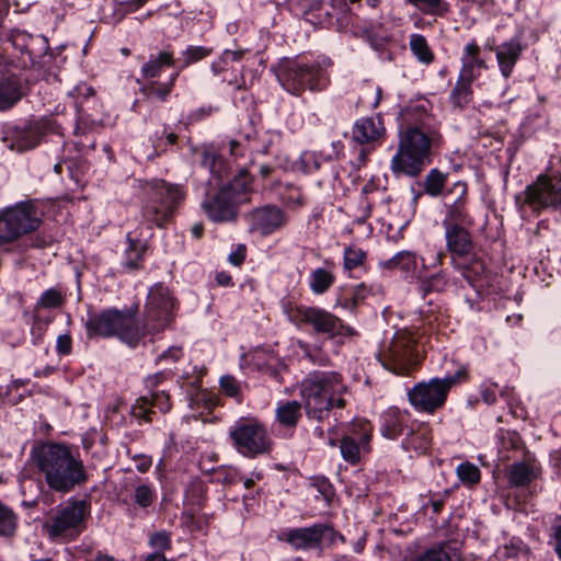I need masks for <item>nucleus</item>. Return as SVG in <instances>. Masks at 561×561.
<instances>
[{"mask_svg": "<svg viewBox=\"0 0 561 561\" xmlns=\"http://www.w3.org/2000/svg\"><path fill=\"white\" fill-rule=\"evenodd\" d=\"M32 458L49 489L68 493L88 481L82 459L69 446L45 443L32 451Z\"/></svg>", "mask_w": 561, "mask_h": 561, "instance_id": "f257e3e1", "label": "nucleus"}, {"mask_svg": "<svg viewBox=\"0 0 561 561\" xmlns=\"http://www.w3.org/2000/svg\"><path fill=\"white\" fill-rule=\"evenodd\" d=\"M442 141L439 131L425 123L410 125L400 131L390 169L396 175L417 176L432 161V149Z\"/></svg>", "mask_w": 561, "mask_h": 561, "instance_id": "f03ea898", "label": "nucleus"}, {"mask_svg": "<svg viewBox=\"0 0 561 561\" xmlns=\"http://www.w3.org/2000/svg\"><path fill=\"white\" fill-rule=\"evenodd\" d=\"M346 391L340 374L335 371H313L308 375L300 386L306 415L316 421L325 420L331 410L343 408Z\"/></svg>", "mask_w": 561, "mask_h": 561, "instance_id": "7ed1b4c3", "label": "nucleus"}, {"mask_svg": "<svg viewBox=\"0 0 561 561\" xmlns=\"http://www.w3.org/2000/svg\"><path fill=\"white\" fill-rule=\"evenodd\" d=\"M88 336H116L129 346H136L146 334L131 313L108 308L102 312L90 313L85 322Z\"/></svg>", "mask_w": 561, "mask_h": 561, "instance_id": "20e7f679", "label": "nucleus"}, {"mask_svg": "<svg viewBox=\"0 0 561 561\" xmlns=\"http://www.w3.org/2000/svg\"><path fill=\"white\" fill-rule=\"evenodd\" d=\"M271 70L284 90L293 95H301L307 89L323 90L328 82L325 70L318 64H302L295 59L283 58Z\"/></svg>", "mask_w": 561, "mask_h": 561, "instance_id": "39448f33", "label": "nucleus"}, {"mask_svg": "<svg viewBox=\"0 0 561 561\" xmlns=\"http://www.w3.org/2000/svg\"><path fill=\"white\" fill-rule=\"evenodd\" d=\"M251 176L241 171L232 181L202 203V208L214 222H231L238 215L239 206L247 202Z\"/></svg>", "mask_w": 561, "mask_h": 561, "instance_id": "423d86ee", "label": "nucleus"}, {"mask_svg": "<svg viewBox=\"0 0 561 561\" xmlns=\"http://www.w3.org/2000/svg\"><path fill=\"white\" fill-rule=\"evenodd\" d=\"M417 342L419 337L414 331L400 329L388 342H385L377 353V358L386 369L393 374L409 375L420 362Z\"/></svg>", "mask_w": 561, "mask_h": 561, "instance_id": "0eeeda50", "label": "nucleus"}, {"mask_svg": "<svg viewBox=\"0 0 561 561\" xmlns=\"http://www.w3.org/2000/svg\"><path fill=\"white\" fill-rule=\"evenodd\" d=\"M144 188L148 199L142 207V216L161 228L172 218L175 208L185 197V191L182 185L161 179L148 182Z\"/></svg>", "mask_w": 561, "mask_h": 561, "instance_id": "6e6552de", "label": "nucleus"}, {"mask_svg": "<svg viewBox=\"0 0 561 561\" xmlns=\"http://www.w3.org/2000/svg\"><path fill=\"white\" fill-rule=\"evenodd\" d=\"M88 513L85 501H67L50 513L43 529L53 540H72L84 530Z\"/></svg>", "mask_w": 561, "mask_h": 561, "instance_id": "1a4fd4ad", "label": "nucleus"}, {"mask_svg": "<svg viewBox=\"0 0 561 561\" xmlns=\"http://www.w3.org/2000/svg\"><path fill=\"white\" fill-rule=\"evenodd\" d=\"M516 203L522 213L530 210L539 215L547 208L561 211V174L553 178L538 176L536 182L527 185L523 194L516 197Z\"/></svg>", "mask_w": 561, "mask_h": 561, "instance_id": "9d476101", "label": "nucleus"}, {"mask_svg": "<svg viewBox=\"0 0 561 561\" xmlns=\"http://www.w3.org/2000/svg\"><path fill=\"white\" fill-rule=\"evenodd\" d=\"M466 376V369L459 368L454 375L443 379L434 378L428 382H420L409 391V401L417 410L432 413L445 403L450 388Z\"/></svg>", "mask_w": 561, "mask_h": 561, "instance_id": "9b49d317", "label": "nucleus"}, {"mask_svg": "<svg viewBox=\"0 0 561 561\" xmlns=\"http://www.w3.org/2000/svg\"><path fill=\"white\" fill-rule=\"evenodd\" d=\"M37 209L30 201L0 210V245L11 243L39 226Z\"/></svg>", "mask_w": 561, "mask_h": 561, "instance_id": "f8f14e48", "label": "nucleus"}, {"mask_svg": "<svg viewBox=\"0 0 561 561\" xmlns=\"http://www.w3.org/2000/svg\"><path fill=\"white\" fill-rule=\"evenodd\" d=\"M175 308L176 300L170 289L160 283L154 284L147 297L145 332H161L167 329L174 319Z\"/></svg>", "mask_w": 561, "mask_h": 561, "instance_id": "ddd939ff", "label": "nucleus"}, {"mask_svg": "<svg viewBox=\"0 0 561 561\" xmlns=\"http://www.w3.org/2000/svg\"><path fill=\"white\" fill-rule=\"evenodd\" d=\"M289 319L296 324H307L312 328L317 334L334 337L336 335H352L354 330L343 323V321L318 307L298 306L289 313Z\"/></svg>", "mask_w": 561, "mask_h": 561, "instance_id": "4468645a", "label": "nucleus"}, {"mask_svg": "<svg viewBox=\"0 0 561 561\" xmlns=\"http://www.w3.org/2000/svg\"><path fill=\"white\" fill-rule=\"evenodd\" d=\"M283 539L296 550L320 549L333 546L345 538L331 524L319 523L308 527L291 528L283 534Z\"/></svg>", "mask_w": 561, "mask_h": 561, "instance_id": "2eb2a0df", "label": "nucleus"}, {"mask_svg": "<svg viewBox=\"0 0 561 561\" xmlns=\"http://www.w3.org/2000/svg\"><path fill=\"white\" fill-rule=\"evenodd\" d=\"M237 450L247 457H255L270 450L271 442L264 426L255 420H240L230 431Z\"/></svg>", "mask_w": 561, "mask_h": 561, "instance_id": "dca6fc26", "label": "nucleus"}, {"mask_svg": "<svg viewBox=\"0 0 561 561\" xmlns=\"http://www.w3.org/2000/svg\"><path fill=\"white\" fill-rule=\"evenodd\" d=\"M247 220L252 231H257L262 236H268L284 227L287 222V217L277 206L265 205L250 211Z\"/></svg>", "mask_w": 561, "mask_h": 561, "instance_id": "f3484780", "label": "nucleus"}, {"mask_svg": "<svg viewBox=\"0 0 561 561\" xmlns=\"http://www.w3.org/2000/svg\"><path fill=\"white\" fill-rule=\"evenodd\" d=\"M485 47L495 53L499 69L502 76L507 79L511 77L516 62L518 61L523 46L517 38H511L507 42L496 45L495 41H488Z\"/></svg>", "mask_w": 561, "mask_h": 561, "instance_id": "a211bd4d", "label": "nucleus"}, {"mask_svg": "<svg viewBox=\"0 0 561 561\" xmlns=\"http://www.w3.org/2000/svg\"><path fill=\"white\" fill-rule=\"evenodd\" d=\"M447 250L457 257H463L471 253L473 244L470 233L458 224L443 220Z\"/></svg>", "mask_w": 561, "mask_h": 561, "instance_id": "6ab92c4d", "label": "nucleus"}, {"mask_svg": "<svg viewBox=\"0 0 561 561\" xmlns=\"http://www.w3.org/2000/svg\"><path fill=\"white\" fill-rule=\"evenodd\" d=\"M385 134L383 122L379 116L362 117L352 129V138L360 145L379 141Z\"/></svg>", "mask_w": 561, "mask_h": 561, "instance_id": "aec40b11", "label": "nucleus"}, {"mask_svg": "<svg viewBox=\"0 0 561 561\" xmlns=\"http://www.w3.org/2000/svg\"><path fill=\"white\" fill-rule=\"evenodd\" d=\"M22 95L19 79L0 64V111L13 107Z\"/></svg>", "mask_w": 561, "mask_h": 561, "instance_id": "412c9836", "label": "nucleus"}, {"mask_svg": "<svg viewBox=\"0 0 561 561\" xmlns=\"http://www.w3.org/2000/svg\"><path fill=\"white\" fill-rule=\"evenodd\" d=\"M540 473V467L531 457L523 461L514 462L508 471V484L514 488L526 486Z\"/></svg>", "mask_w": 561, "mask_h": 561, "instance_id": "4be33fe9", "label": "nucleus"}, {"mask_svg": "<svg viewBox=\"0 0 561 561\" xmlns=\"http://www.w3.org/2000/svg\"><path fill=\"white\" fill-rule=\"evenodd\" d=\"M461 69L459 76L476 80L480 76V69L486 68L485 61L480 57V47L473 41L468 43L461 54Z\"/></svg>", "mask_w": 561, "mask_h": 561, "instance_id": "5701e85b", "label": "nucleus"}, {"mask_svg": "<svg viewBox=\"0 0 561 561\" xmlns=\"http://www.w3.org/2000/svg\"><path fill=\"white\" fill-rule=\"evenodd\" d=\"M409 420V412L400 411L399 409L396 408L388 409L382 414V435L386 438L396 439L397 437L403 434L405 427L408 426Z\"/></svg>", "mask_w": 561, "mask_h": 561, "instance_id": "b1692460", "label": "nucleus"}, {"mask_svg": "<svg viewBox=\"0 0 561 561\" xmlns=\"http://www.w3.org/2000/svg\"><path fill=\"white\" fill-rule=\"evenodd\" d=\"M419 256L413 251H399L391 259L381 262V266L387 270H400L403 273L415 275L417 277Z\"/></svg>", "mask_w": 561, "mask_h": 561, "instance_id": "393cba45", "label": "nucleus"}, {"mask_svg": "<svg viewBox=\"0 0 561 561\" xmlns=\"http://www.w3.org/2000/svg\"><path fill=\"white\" fill-rule=\"evenodd\" d=\"M174 64V57L171 51L162 50L157 55H150L149 59L141 67V76L145 79H154L159 77L165 67Z\"/></svg>", "mask_w": 561, "mask_h": 561, "instance_id": "a878e982", "label": "nucleus"}, {"mask_svg": "<svg viewBox=\"0 0 561 561\" xmlns=\"http://www.w3.org/2000/svg\"><path fill=\"white\" fill-rule=\"evenodd\" d=\"M41 139V131L37 125L30 124L23 128L14 130V140L11 144L12 149L24 151L35 148Z\"/></svg>", "mask_w": 561, "mask_h": 561, "instance_id": "bb28decb", "label": "nucleus"}, {"mask_svg": "<svg viewBox=\"0 0 561 561\" xmlns=\"http://www.w3.org/2000/svg\"><path fill=\"white\" fill-rule=\"evenodd\" d=\"M66 302V291L60 287H51L42 293L34 306V311L61 308Z\"/></svg>", "mask_w": 561, "mask_h": 561, "instance_id": "cd10ccee", "label": "nucleus"}, {"mask_svg": "<svg viewBox=\"0 0 561 561\" xmlns=\"http://www.w3.org/2000/svg\"><path fill=\"white\" fill-rule=\"evenodd\" d=\"M334 280L335 276L331 271L318 267L309 275V287L313 294L322 295L332 287Z\"/></svg>", "mask_w": 561, "mask_h": 561, "instance_id": "c85d7f7f", "label": "nucleus"}, {"mask_svg": "<svg viewBox=\"0 0 561 561\" xmlns=\"http://www.w3.org/2000/svg\"><path fill=\"white\" fill-rule=\"evenodd\" d=\"M301 416V403L298 401L280 402L276 409L277 421L287 427L296 426Z\"/></svg>", "mask_w": 561, "mask_h": 561, "instance_id": "c756f323", "label": "nucleus"}, {"mask_svg": "<svg viewBox=\"0 0 561 561\" xmlns=\"http://www.w3.org/2000/svg\"><path fill=\"white\" fill-rule=\"evenodd\" d=\"M373 434V425L365 419L355 420L348 428V433L344 436L354 437L364 450H369V443Z\"/></svg>", "mask_w": 561, "mask_h": 561, "instance_id": "7c9ffc66", "label": "nucleus"}, {"mask_svg": "<svg viewBox=\"0 0 561 561\" xmlns=\"http://www.w3.org/2000/svg\"><path fill=\"white\" fill-rule=\"evenodd\" d=\"M474 80L458 76L456 84L450 92V100L453 104L457 107L466 106L472 98V88L471 83Z\"/></svg>", "mask_w": 561, "mask_h": 561, "instance_id": "2f4dec72", "label": "nucleus"}, {"mask_svg": "<svg viewBox=\"0 0 561 561\" xmlns=\"http://www.w3.org/2000/svg\"><path fill=\"white\" fill-rule=\"evenodd\" d=\"M276 358L273 353L257 348L253 352L242 354L241 366L251 364L257 370H264L271 368Z\"/></svg>", "mask_w": 561, "mask_h": 561, "instance_id": "473e14b6", "label": "nucleus"}, {"mask_svg": "<svg viewBox=\"0 0 561 561\" xmlns=\"http://www.w3.org/2000/svg\"><path fill=\"white\" fill-rule=\"evenodd\" d=\"M410 49L416 59L425 65L434 61V54L426 41L421 34H412L409 41Z\"/></svg>", "mask_w": 561, "mask_h": 561, "instance_id": "72a5a7b5", "label": "nucleus"}, {"mask_svg": "<svg viewBox=\"0 0 561 561\" xmlns=\"http://www.w3.org/2000/svg\"><path fill=\"white\" fill-rule=\"evenodd\" d=\"M426 266L422 264V270L417 273V278L421 280L422 289L428 291H443L448 286V278L444 272L436 273L430 277L425 275Z\"/></svg>", "mask_w": 561, "mask_h": 561, "instance_id": "f704fd0d", "label": "nucleus"}, {"mask_svg": "<svg viewBox=\"0 0 561 561\" xmlns=\"http://www.w3.org/2000/svg\"><path fill=\"white\" fill-rule=\"evenodd\" d=\"M129 244L126 249V260L124 266L128 271H136L141 267V262L146 253V244L139 240L128 239Z\"/></svg>", "mask_w": 561, "mask_h": 561, "instance_id": "c9c22d12", "label": "nucleus"}, {"mask_svg": "<svg viewBox=\"0 0 561 561\" xmlns=\"http://www.w3.org/2000/svg\"><path fill=\"white\" fill-rule=\"evenodd\" d=\"M453 548L448 542L433 546L409 561H451Z\"/></svg>", "mask_w": 561, "mask_h": 561, "instance_id": "e433bc0d", "label": "nucleus"}, {"mask_svg": "<svg viewBox=\"0 0 561 561\" xmlns=\"http://www.w3.org/2000/svg\"><path fill=\"white\" fill-rule=\"evenodd\" d=\"M172 91V83L152 81L140 88V92L148 100L167 101Z\"/></svg>", "mask_w": 561, "mask_h": 561, "instance_id": "4c0bfd02", "label": "nucleus"}, {"mask_svg": "<svg viewBox=\"0 0 561 561\" xmlns=\"http://www.w3.org/2000/svg\"><path fill=\"white\" fill-rule=\"evenodd\" d=\"M360 444L354 440V437L343 436L340 442V451L342 458L351 463L357 465L360 460Z\"/></svg>", "mask_w": 561, "mask_h": 561, "instance_id": "58836bf2", "label": "nucleus"}, {"mask_svg": "<svg viewBox=\"0 0 561 561\" xmlns=\"http://www.w3.org/2000/svg\"><path fill=\"white\" fill-rule=\"evenodd\" d=\"M444 220L460 226L469 221V216L466 210V198L463 196H459L453 204L447 206V215Z\"/></svg>", "mask_w": 561, "mask_h": 561, "instance_id": "ea45409f", "label": "nucleus"}, {"mask_svg": "<svg viewBox=\"0 0 561 561\" xmlns=\"http://www.w3.org/2000/svg\"><path fill=\"white\" fill-rule=\"evenodd\" d=\"M18 528V517L15 513L0 503V535L11 537Z\"/></svg>", "mask_w": 561, "mask_h": 561, "instance_id": "a19ab883", "label": "nucleus"}, {"mask_svg": "<svg viewBox=\"0 0 561 561\" xmlns=\"http://www.w3.org/2000/svg\"><path fill=\"white\" fill-rule=\"evenodd\" d=\"M154 414L152 404L148 396L139 397L131 407V415L139 421L150 423L152 421L151 415Z\"/></svg>", "mask_w": 561, "mask_h": 561, "instance_id": "79ce46f5", "label": "nucleus"}, {"mask_svg": "<svg viewBox=\"0 0 561 561\" xmlns=\"http://www.w3.org/2000/svg\"><path fill=\"white\" fill-rule=\"evenodd\" d=\"M446 175L437 169H433L425 178V191L432 196H438L445 186Z\"/></svg>", "mask_w": 561, "mask_h": 561, "instance_id": "37998d69", "label": "nucleus"}, {"mask_svg": "<svg viewBox=\"0 0 561 561\" xmlns=\"http://www.w3.org/2000/svg\"><path fill=\"white\" fill-rule=\"evenodd\" d=\"M367 254L356 247H348L344 250V268L353 271L364 265Z\"/></svg>", "mask_w": 561, "mask_h": 561, "instance_id": "c03bdc74", "label": "nucleus"}, {"mask_svg": "<svg viewBox=\"0 0 561 561\" xmlns=\"http://www.w3.org/2000/svg\"><path fill=\"white\" fill-rule=\"evenodd\" d=\"M156 491L149 484H139L135 488L133 500L141 508L149 507L156 500Z\"/></svg>", "mask_w": 561, "mask_h": 561, "instance_id": "a18cd8bd", "label": "nucleus"}, {"mask_svg": "<svg viewBox=\"0 0 561 561\" xmlns=\"http://www.w3.org/2000/svg\"><path fill=\"white\" fill-rule=\"evenodd\" d=\"M459 480L468 485L477 484L480 481V470L470 462H462L456 469Z\"/></svg>", "mask_w": 561, "mask_h": 561, "instance_id": "49530a36", "label": "nucleus"}, {"mask_svg": "<svg viewBox=\"0 0 561 561\" xmlns=\"http://www.w3.org/2000/svg\"><path fill=\"white\" fill-rule=\"evenodd\" d=\"M528 550L526 546L519 540L511 541L496 550L497 558L503 560L515 559L519 556H526Z\"/></svg>", "mask_w": 561, "mask_h": 561, "instance_id": "de8ad7c7", "label": "nucleus"}, {"mask_svg": "<svg viewBox=\"0 0 561 561\" xmlns=\"http://www.w3.org/2000/svg\"><path fill=\"white\" fill-rule=\"evenodd\" d=\"M279 199L288 208H299L305 204L300 190L294 185H287L280 193Z\"/></svg>", "mask_w": 561, "mask_h": 561, "instance_id": "09e8293b", "label": "nucleus"}, {"mask_svg": "<svg viewBox=\"0 0 561 561\" xmlns=\"http://www.w3.org/2000/svg\"><path fill=\"white\" fill-rule=\"evenodd\" d=\"M211 54V48H207L204 46H190L183 53V68L188 67L190 65L197 62Z\"/></svg>", "mask_w": 561, "mask_h": 561, "instance_id": "8fccbe9b", "label": "nucleus"}, {"mask_svg": "<svg viewBox=\"0 0 561 561\" xmlns=\"http://www.w3.org/2000/svg\"><path fill=\"white\" fill-rule=\"evenodd\" d=\"M370 290L371 289L368 288L365 284L357 285L353 289L351 298H344L342 306L345 308H355L365 300Z\"/></svg>", "mask_w": 561, "mask_h": 561, "instance_id": "3c124183", "label": "nucleus"}, {"mask_svg": "<svg viewBox=\"0 0 561 561\" xmlns=\"http://www.w3.org/2000/svg\"><path fill=\"white\" fill-rule=\"evenodd\" d=\"M202 165L209 170L213 174H218L222 165V160L217 157L214 151L204 150L202 153Z\"/></svg>", "mask_w": 561, "mask_h": 561, "instance_id": "603ef678", "label": "nucleus"}, {"mask_svg": "<svg viewBox=\"0 0 561 561\" xmlns=\"http://www.w3.org/2000/svg\"><path fill=\"white\" fill-rule=\"evenodd\" d=\"M152 408L156 407L161 412L165 413L171 409L170 396L165 391H152L150 392Z\"/></svg>", "mask_w": 561, "mask_h": 561, "instance_id": "864d4df0", "label": "nucleus"}, {"mask_svg": "<svg viewBox=\"0 0 561 561\" xmlns=\"http://www.w3.org/2000/svg\"><path fill=\"white\" fill-rule=\"evenodd\" d=\"M149 543L152 548L159 550L158 552L169 550L171 548L170 536L165 531H159L150 537Z\"/></svg>", "mask_w": 561, "mask_h": 561, "instance_id": "5fc2aeb1", "label": "nucleus"}, {"mask_svg": "<svg viewBox=\"0 0 561 561\" xmlns=\"http://www.w3.org/2000/svg\"><path fill=\"white\" fill-rule=\"evenodd\" d=\"M220 388L229 397H237L240 392V386L233 376L226 375L220 378Z\"/></svg>", "mask_w": 561, "mask_h": 561, "instance_id": "6e6d98bb", "label": "nucleus"}, {"mask_svg": "<svg viewBox=\"0 0 561 561\" xmlns=\"http://www.w3.org/2000/svg\"><path fill=\"white\" fill-rule=\"evenodd\" d=\"M72 350V339L69 334H60L56 342V352L59 355H69Z\"/></svg>", "mask_w": 561, "mask_h": 561, "instance_id": "4d7b16f0", "label": "nucleus"}, {"mask_svg": "<svg viewBox=\"0 0 561 561\" xmlns=\"http://www.w3.org/2000/svg\"><path fill=\"white\" fill-rule=\"evenodd\" d=\"M183 356V351L180 346H171L163 353L159 355L157 360L160 363L162 360L165 362H178Z\"/></svg>", "mask_w": 561, "mask_h": 561, "instance_id": "13d9d810", "label": "nucleus"}, {"mask_svg": "<svg viewBox=\"0 0 561 561\" xmlns=\"http://www.w3.org/2000/svg\"><path fill=\"white\" fill-rule=\"evenodd\" d=\"M133 460L136 463V469L141 473L147 472L152 465L151 457L147 455H135Z\"/></svg>", "mask_w": 561, "mask_h": 561, "instance_id": "bf43d9fd", "label": "nucleus"}, {"mask_svg": "<svg viewBox=\"0 0 561 561\" xmlns=\"http://www.w3.org/2000/svg\"><path fill=\"white\" fill-rule=\"evenodd\" d=\"M245 245L239 244L237 250L229 254V262L236 266H240L245 259Z\"/></svg>", "mask_w": 561, "mask_h": 561, "instance_id": "052dcab7", "label": "nucleus"}, {"mask_svg": "<svg viewBox=\"0 0 561 561\" xmlns=\"http://www.w3.org/2000/svg\"><path fill=\"white\" fill-rule=\"evenodd\" d=\"M164 373H157L148 376L145 380L146 387L152 392L154 388L164 379Z\"/></svg>", "mask_w": 561, "mask_h": 561, "instance_id": "680f3d73", "label": "nucleus"}, {"mask_svg": "<svg viewBox=\"0 0 561 561\" xmlns=\"http://www.w3.org/2000/svg\"><path fill=\"white\" fill-rule=\"evenodd\" d=\"M227 61H224V58L220 56L218 60L214 61L210 66L211 72L214 76H219L222 72H227Z\"/></svg>", "mask_w": 561, "mask_h": 561, "instance_id": "e2e57ef3", "label": "nucleus"}, {"mask_svg": "<svg viewBox=\"0 0 561 561\" xmlns=\"http://www.w3.org/2000/svg\"><path fill=\"white\" fill-rule=\"evenodd\" d=\"M243 54H244V51L241 49H238V50L226 49L221 54V57L224 58V61H227V62H229V60L239 61L243 57Z\"/></svg>", "mask_w": 561, "mask_h": 561, "instance_id": "0e129e2a", "label": "nucleus"}, {"mask_svg": "<svg viewBox=\"0 0 561 561\" xmlns=\"http://www.w3.org/2000/svg\"><path fill=\"white\" fill-rule=\"evenodd\" d=\"M319 490L325 500H330L333 495L332 486L327 480H322L319 483Z\"/></svg>", "mask_w": 561, "mask_h": 561, "instance_id": "69168bd1", "label": "nucleus"}, {"mask_svg": "<svg viewBox=\"0 0 561 561\" xmlns=\"http://www.w3.org/2000/svg\"><path fill=\"white\" fill-rule=\"evenodd\" d=\"M481 397H482V400L486 403V404H493L495 401H496V394L493 390L491 389H484L482 390L481 392Z\"/></svg>", "mask_w": 561, "mask_h": 561, "instance_id": "338daca9", "label": "nucleus"}, {"mask_svg": "<svg viewBox=\"0 0 561 561\" xmlns=\"http://www.w3.org/2000/svg\"><path fill=\"white\" fill-rule=\"evenodd\" d=\"M554 540H556L554 550L561 560V525L556 527V529H554Z\"/></svg>", "mask_w": 561, "mask_h": 561, "instance_id": "774afa93", "label": "nucleus"}]
</instances>
